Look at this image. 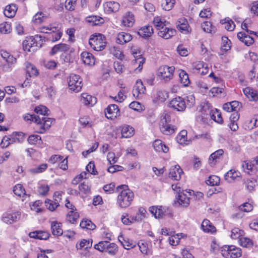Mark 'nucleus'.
Masks as SVG:
<instances>
[{
	"label": "nucleus",
	"mask_w": 258,
	"mask_h": 258,
	"mask_svg": "<svg viewBox=\"0 0 258 258\" xmlns=\"http://www.w3.org/2000/svg\"><path fill=\"white\" fill-rule=\"evenodd\" d=\"M118 188H122L117 196V204L121 208H125L130 206L134 198V192L127 188L126 185H122L118 186Z\"/></svg>",
	"instance_id": "1"
},
{
	"label": "nucleus",
	"mask_w": 258,
	"mask_h": 258,
	"mask_svg": "<svg viewBox=\"0 0 258 258\" xmlns=\"http://www.w3.org/2000/svg\"><path fill=\"white\" fill-rule=\"evenodd\" d=\"M0 54L5 61L4 63H1L0 64V70L3 73L11 72L17 63V58L5 50H1Z\"/></svg>",
	"instance_id": "2"
},
{
	"label": "nucleus",
	"mask_w": 258,
	"mask_h": 258,
	"mask_svg": "<svg viewBox=\"0 0 258 258\" xmlns=\"http://www.w3.org/2000/svg\"><path fill=\"white\" fill-rule=\"evenodd\" d=\"M42 43V37L40 35L28 37L22 43L23 48L25 51H35L41 47Z\"/></svg>",
	"instance_id": "3"
},
{
	"label": "nucleus",
	"mask_w": 258,
	"mask_h": 258,
	"mask_svg": "<svg viewBox=\"0 0 258 258\" xmlns=\"http://www.w3.org/2000/svg\"><path fill=\"white\" fill-rule=\"evenodd\" d=\"M89 44L94 50L101 51L106 46L105 37L101 34L93 35L89 39Z\"/></svg>",
	"instance_id": "4"
},
{
	"label": "nucleus",
	"mask_w": 258,
	"mask_h": 258,
	"mask_svg": "<svg viewBox=\"0 0 258 258\" xmlns=\"http://www.w3.org/2000/svg\"><path fill=\"white\" fill-rule=\"evenodd\" d=\"M170 122V116L167 113L163 114L161 117L160 130L164 135H169L174 132V127L169 124Z\"/></svg>",
	"instance_id": "5"
},
{
	"label": "nucleus",
	"mask_w": 258,
	"mask_h": 258,
	"mask_svg": "<svg viewBox=\"0 0 258 258\" xmlns=\"http://www.w3.org/2000/svg\"><path fill=\"white\" fill-rule=\"evenodd\" d=\"M221 254L225 258H238L241 256V250L234 245H224L222 248Z\"/></svg>",
	"instance_id": "6"
},
{
	"label": "nucleus",
	"mask_w": 258,
	"mask_h": 258,
	"mask_svg": "<svg viewBox=\"0 0 258 258\" xmlns=\"http://www.w3.org/2000/svg\"><path fill=\"white\" fill-rule=\"evenodd\" d=\"M69 88L70 90L79 92L82 87V80L79 75L71 74L68 80Z\"/></svg>",
	"instance_id": "7"
},
{
	"label": "nucleus",
	"mask_w": 258,
	"mask_h": 258,
	"mask_svg": "<svg viewBox=\"0 0 258 258\" xmlns=\"http://www.w3.org/2000/svg\"><path fill=\"white\" fill-rule=\"evenodd\" d=\"M149 211L156 218H163L166 216H171V211L166 207L160 206H154L149 208Z\"/></svg>",
	"instance_id": "8"
},
{
	"label": "nucleus",
	"mask_w": 258,
	"mask_h": 258,
	"mask_svg": "<svg viewBox=\"0 0 258 258\" xmlns=\"http://www.w3.org/2000/svg\"><path fill=\"white\" fill-rule=\"evenodd\" d=\"M174 69V67L172 66H161L158 69V76L163 79L165 81H168L172 78Z\"/></svg>",
	"instance_id": "9"
},
{
	"label": "nucleus",
	"mask_w": 258,
	"mask_h": 258,
	"mask_svg": "<svg viewBox=\"0 0 258 258\" xmlns=\"http://www.w3.org/2000/svg\"><path fill=\"white\" fill-rule=\"evenodd\" d=\"M40 122L37 123L35 128L37 133L43 134L51 126L52 120L50 118L43 116L40 117Z\"/></svg>",
	"instance_id": "10"
},
{
	"label": "nucleus",
	"mask_w": 258,
	"mask_h": 258,
	"mask_svg": "<svg viewBox=\"0 0 258 258\" xmlns=\"http://www.w3.org/2000/svg\"><path fill=\"white\" fill-rule=\"evenodd\" d=\"M169 107L178 111H183L185 110L186 106L184 99L178 97L173 99L170 102Z\"/></svg>",
	"instance_id": "11"
},
{
	"label": "nucleus",
	"mask_w": 258,
	"mask_h": 258,
	"mask_svg": "<svg viewBox=\"0 0 258 258\" xmlns=\"http://www.w3.org/2000/svg\"><path fill=\"white\" fill-rule=\"evenodd\" d=\"M21 217V214L19 212L12 213H5L2 217V220L6 224H11L19 220Z\"/></svg>",
	"instance_id": "12"
},
{
	"label": "nucleus",
	"mask_w": 258,
	"mask_h": 258,
	"mask_svg": "<svg viewBox=\"0 0 258 258\" xmlns=\"http://www.w3.org/2000/svg\"><path fill=\"white\" fill-rule=\"evenodd\" d=\"M105 116L110 119H113L119 115V110L115 104L109 105L104 111Z\"/></svg>",
	"instance_id": "13"
},
{
	"label": "nucleus",
	"mask_w": 258,
	"mask_h": 258,
	"mask_svg": "<svg viewBox=\"0 0 258 258\" xmlns=\"http://www.w3.org/2000/svg\"><path fill=\"white\" fill-rule=\"evenodd\" d=\"M176 34V30L174 29L169 28L168 27H163V29H160L158 32L159 36L165 39H168Z\"/></svg>",
	"instance_id": "14"
},
{
	"label": "nucleus",
	"mask_w": 258,
	"mask_h": 258,
	"mask_svg": "<svg viewBox=\"0 0 258 258\" xmlns=\"http://www.w3.org/2000/svg\"><path fill=\"white\" fill-rule=\"evenodd\" d=\"M183 173L180 166L177 165L170 168L169 177L173 180H179L180 179L181 175Z\"/></svg>",
	"instance_id": "15"
},
{
	"label": "nucleus",
	"mask_w": 258,
	"mask_h": 258,
	"mask_svg": "<svg viewBox=\"0 0 258 258\" xmlns=\"http://www.w3.org/2000/svg\"><path fill=\"white\" fill-rule=\"evenodd\" d=\"M224 178L228 182H231L234 180H239L241 179V174L237 171L231 169L225 174Z\"/></svg>",
	"instance_id": "16"
},
{
	"label": "nucleus",
	"mask_w": 258,
	"mask_h": 258,
	"mask_svg": "<svg viewBox=\"0 0 258 258\" xmlns=\"http://www.w3.org/2000/svg\"><path fill=\"white\" fill-rule=\"evenodd\" d=\"M176 200L179 205L182 207H186L189 205L190 199L184 192H179Z\"/></svg>",
	"instance_id": "17"
},
{
	"label": "nucleus",
	"mask_w": 258,
	"mask_h": 258,
	"mask_svg": "<svg viewBox=\"0 0 258 258\" xmlns=\"http://www.w3.org/2000/svg\"><path fill=\"white\" fill-rule=\"evenodd\" d=\"M187 20L184 18L179 19L177 23V28L182 33L187 34L190 32Z\"/></svg>",
	"instance_id": "18"
},
{
	"label": "nucleus",
	"mask_w": 258,
	"mask_h": 258,
	"mask_svg": "<svg viewBox=\"0 0 258 258\" xmlns=\"http://www.w3.org/2000/svg\"><path fill=\"white\" fill-rule=\"evenodd\" d=\"M134 22V15L131 12H127L123 17L121 24L124 27H131L133 26Z\"/></svg>",
	"instance_id": "19"
},
{
	"label": "nucleus",
	"mask_w": 258,
	"mask_h": 258,
	"mask_svg": "<svg viewBox=\"0 0 258 258\" xmlns=\"http://www.w3.org/2000/svg\"><path fill=\"white\" fill-rule=\"evenodd\" d=\"M54 26H58V30L56 31L51 30L49 34V36L47 39L52 42H55L61 38L62 36V32L60 30V25L59 24H55Z\"/></svg>",
	"instance_id": "20"
},
{
	"label": "nucleus",
	"mask_w": 258,
	"mask_h": 258,
	"mask_svg": "<svg viewBox=\"0 0 258 258\" xmlns=\"http://www.w3.org/2000/svg\"><path fill=\"white\" fill-rule=\"evenodd\" d=\"M145 90V87L141 80H138L133 91V95L136 97H138L140 94L144 93Z\"/></svg>",
	"instance_id": "21"
},
{
	"label": "nucleus",
	"mask_w": 258,
	"mask_h": 258,
	"mask_svg": "<svg viewBox=\"0 0 258 258\" xmlns=\"http://www.w3.org/2000/svg\"><path fill=\"white\" fill-rule=\"evenodd\" d=\"M31 238L40 240H46L49 237V233L44 231H35L30 232L29 234Z\"/></svg>",
	"instance_id": "22"
},
{
	"label": "nucleus",
	"mask_w": 258,
	"mask_h": 258,
	"mask_svg": "<svg viewBox=\"0 0 258 258\" xmlns=\"http://www.w3.org/2000/svg\"><path fill=\"white\" fill-rule=\"evenodd\" d=\"M81 56L85 64L88 66H93L95 64V58L91 53L84 51L81 53Z\"/></svg>",
	"instance_id": "23"
},
{
	"label": "nucleus",
	"mask_w": 258,
	"mask_h": 258,
	"mask_svg": "<svg viewBox=\"0 0 258 258\" xmlns=\"http://www.w3.org/2000/svg\"><path fill=\"white\" fill-rule=\"evenodd\" d=\"M51 230L53 235L59 236L62 234L63 230L61 228V224L57 221L51 222Z\"/></svg>",
	"instance_id": "24"
},
{
	"label": "nucleus",
	"mask_w": 258,
	"mask_h": 258,
	"mask_svg": "<svg viewBox=\"0 0 258 258\" xmlns=\"http://www.w3.org/2000/svg\"><path fill=\"white\" fill-rule=\"evenodd\" d=\"M106 11L108 13H115L117 12L120 8L119 3L115 2H107L104 5Z\"/></svg>",
	"instance_id": "25"
},
{
	"label": "nucleus",
	"mask_w": 258,
	"mask_h": 258,
	"mask_svg": "<svg viewBox=\"0 0 258 258\" xmlns=\"http://www.w3.org/2000/svg\"><path fill=\"white\" fill-rule=\"evenodd\" d=\"M153 146L155 150L158 152L167 153L169 151L168 147L160 140H156Z\"/></svg>",
	"instance_id": "26"
},
{
	"label": "nucleus",
	"mask_w": 258,
	"mask_h": 258,
	"mask_svg": "<svg viewBox=\"0 0 258 258\" xmlns=\"http://www.w3.org/2000/svg\"><path fill=\"white\" fill-rule=\"evenodd\" d=\"M132 39V36L131 34L125 32H120L117 35L116 42L120 44H123L130 41Z\"/></svg>",
	"instance_id": "27"
},
{
	"label": "nucleus",
	"mask_w": 258,
	"mask_h": 258,
	"mask_svg": "<svg viewBox=\"0 0 258 258\" xmlns=\"http://www.w3.org/2000/svg\"><path fill=\"white\" fill-rule=\"evenodd\" d=\"M237 38L240 41L243 42L247 46H249L252 44L254 42L252 37L248 35H246L245 33L242 32H239L237 33Z\"/></svg>",
	"instance_id": "28"
},
{
	"label": "nucleus",
	"mask_w": 258,
	"mask_h": 258,
	"mask_svg": "<svg viewBox=\"0 0 258 258\" xmlns=\"http://www.w3.org/2000/svg\"><path fill=\"white\" fill-rule=\"evenodd\" d=\"M187 131L185 130L181 131L176 137L177 142L182 145H187L191 142L190 140H187Z\"/></svg>",
	"instance_id": "29"
},
{
	"label": "nucleus",
	"mask_w": 258,
	"mask_h": 258,
	"mask_svg": "<svg viewBox=\"0 0 258 258\" xmlns=\"http://www.w3.org/2000/svg\"><path fill=\"white\" fill-rule=\"evenodd\" d=\"M153 33V29L151 26L142 27L138 31L139 35L143 38H148Z\"/></svg>",
	"instance_id": "30"
},
{
	"label": "nucleus",
	"mask_w": 258,
	"mask_h": 258,
	"mask_svg": "<svg viewBox=\"0 0 258 258\" xmlns=\"http://www.w3.org/2000/svg\"><path fill=\"white\" fill-rule=\"evenodd\" d=\"M17 12V7L15 4H12L7 6L4 10V15L8 18L15 16Z\"/></svg>",
	"instance_id": "31"
},
{
	"label": "nucleus",
	"mask_w": 258,
	"mask_h": 258,
	"mask_svg": "<svg viewBox=\"0 0 258 258\" xmlns=\"http://www.w3.org/2000/svg\"><path fill=\"white\" fill-rule=\"evenodd\" d=\"M86 21L92 26L98 25L104 23L103 18L98 16H90L86 18Z\"/></svg>",
	"instance_id": "32"
},
{
	"label": "nucleus",
	"mask_w": 258,
	"mask_h": 258,
	"mask_svg": "<svg viewBox=\"0 0 258 258\" xmlns=\"http://www.w3.org/2000/svg\"><path fill=\"white\" fill-rule=\"evenodd\" d=\"M133 54L134 55L135 58V59L133 60V63L134 64H138V67L136 68V70H138L139 72H140L142 70L143 64L145 62V59L141 57V55H138L137 52L133 51Z\"/></svg>",
	"instance_id": "33"
},
{
	"label": "nucleus",
	"mask_w": 258,
	"mask_h": 258,
	"mask_svg": "<svg viewBox=\"0 0 258 258\" xmlns=\"http://www.w3.org/2000/svg\"><path fill=\"white\" fill-rule=\"evenodd\" d=\"M70 49V46L64 43H60L54 46L51 49L50 53L51 55L56 54L59 51H68Z\"/></svg>",
	"instance_id": "34"
},
{
	"label": "nucleus",
	"mask_w": 258,
	"mask_h": 258,
	"mask_svg": "<svg viewBox=\"0 0 258 258\" xmlns=\"http://www.w3.org/2000/svg\"><path fill=\"white\" fill-rule=\"evenodd\" d=\"M118 239L123 247L126 249H130V248H133L135 246V244L133 241L127 238H125L122 236H118Z\"/></svg>",
	"instance_id": "35"
},
{
	"label": "nucleus",
	"mask_w": 258,
	"mask_h": 258,
	"mask_svg": "<svg viewBox=\"0 0 258 258\" xmlns=\"http://www.w3.org/2000/svg\"><path fill=\"white\" fill-rule=\"evenodd\" d=\"M201 228L206 232L213 233L216 231V228L207 219H205L203 221L201 224Z\"/></svg>",
	"instance_id": "36"
},
{
	"label": "nucleus",
	"mask_w": 258,
	"mask_h": 258,
	"mask_svg": "<svg viewBox=\"0 0 258 258\" xmlns=\"http://www.w3.org/2000/svg\"><path fill=\"white\" fill-rule=\"evenodd\" d=\"M209 115L210 118L218 123H222L223 122V118L221 116V113L218 109L215 110H210L209 111Z\"/></svg>",
	"instance_id": "37"
},
{
	"label": "nucleus",
	"mask_w": 258,
	"mask_h": 258,
	"mask_svg": "<svg viewBox=\"0 0 258 258\" xmlns=\"http://www.w3.org/2000/svg\"><path fill=\"white\" fill-rule=\"evenodd\" d=\"M243 92L249 100L256 101L258 99L257 94L254 92L252 89L249 87H246L243 89Z\"/></svg>",
	"instance_id": "38"
},
{
	"label": "nucleus",
	"mask_w": 258,
	"mask_h": 258,
	"mask_svg": "<svg viewBox=\"0 0 258 258\" xmlns=\"http://www.w3.org/2000/svg\"><path fill=\"white\" fill-rule=\"evenodd\" d=\"M223 153L224 151L222 149H219L213 153L209 158V164L211 166L214 165L216 160L219 159V157L223 154Z\"/></svg>",
	"instance_id": "39"
},
{
	"label": "nucleus",
	"mask_w": 258,
	"mask_h": 258,
	"mask_svg": "<svg viewBox=\"0 0 258 258\" xmlns=\"http://www.w3.org/2000/svg\"><path fill=\"white\" fill-rule=\"evenodd\" d=\"M153 24L154 26L158 30L163 29L164 27L168 25V22L164 19L161 18L159 16L156 17L154 18Z\"/></svg>",
	"instance_id": "40"
},
{
	"label": "nucleus",
	"mask_w": 258,
	"mask_h": 258,
	"mask_svg": "<svg viewBox=\"0 0 258 258\" xmlns=\"http://www.w3.org/2000/svg\"><path fill=\"white\" fill-rule=\"evenodd\" d=\"M220 22L222 24L225 25V28L229 31H232L235 27V25L233 21L229 18H226L223 20H221Z\"/></svg>",
	"instance_id": "41"
},
{
	"label": "nucleus",
	"mask_w": 258,
	"mask_h": 258,
	"mask_svg": "<svg viewBox=\"0 0 258 258\" xmlns=\"http://www.w3.org/2000/svg\"><path fill=\"white\" fill-rule=\"evenodd\" d=\"M81 97L83 102L85 105H93L96 102V98L92 97L91 95H88L87 93H83L81 95Z\"/></svg>",
	"instance_id": "42"
},
{
	"label": "nucleus",
	"mask_w": 258,
	"mask_h": 258,
	"mask_svg": "<svg viewBox=\"0 0 258 258\" xmlns=\"http://www.w3.org/2000/svg\"><path fill=\"white\" fill-rule=\"evenodd\" d=\"M245 125L248 130H252L258 125V115H254L245 122Z\"/></svg>",
	"instance_id": "43"
},
{
	"label": "nucleus",
	"mask_w": 258,
	"mask_h": 258,
	"mask_svg": "<svg viewBox=\"0 0 258 258\" xmlns=\"http://www.w3.org/2000/svg\"><path fill=\"white\" fill-rule=\"evenodd\" d=\"M134 129L130 125H126L122 127L121 130L122 137L123 138H129L134 135Z\"/></svg>",
	"instance_id": "44"
},
{
	"label": "nucleus",
	"mask_w": 258,
	"mask_h": 258,
	"mask_svg": "<svg viewBox=\"0 0 258 258\" xmlns=\"http://www.w3.org/2000/svg\"><path fill=\"white\" fill-rule=\"evenodd\" d=\"M180 81L184 86H187L190 83L188 75L185 71L181 70L179 73Z\"/></svg>",
	"instance_id": "45"
},
{
	"label": "nucleus",
	"mask_w": 258,
	"mask_h": 258,
	"mask_svg": "<svg viewBox=\"0 0 258 258\" xmlns=\"http://www.w3.org/2000/svg\"><path fill=\"white\" fill-rule=\"evenodd\" d=\"M47 16L42 12H38L33 18V22L39 24L44 22L47 19Z\"/></svg>",
	"instance_id": "46"
},
{
	"label": "nucleus",
	"mask_w": 258,
	"mask_h": 258,
	"mask_svg": "<svg viewBox=\"0 0 258 258\" xmlns=\"http://www.w3.org/2000/svg\"><path fill=\"white\" fill-rule=\"evenodd\" d=\"M80 227L83 229L88 230H94L96 228V225L88 219H84L80 223Z\"/></svg>",
	"instance_id": "47"
},
{
	"label": "nucleus",
	"mask_w": 258,
	"mask_h": 258,
	"mask_svg": "<svg viewBox=\"0 0 258 258\" xmlns=\"http://www.w3.org/2000/svg\"><path fill=\"white\" fill-rule=\"evenodd\" d=\"M79 217V214L76 210L70 211L67 216V220L71 223H74Z\"/></svg>",
	"instance_id": "48"
},
{
	"label": "nucleus",
	"mask_w": 258,
	"mask_h": 258,
	"mask_svg": "<svg viewBox=\"0 0 258 258\" xmlns=\"http://www.w3.org/2000/svg\"><path fill=\"white\" fill-rule=\"evenodd\" d=\"M105 250L109 254L114 255L118 251L117 245L114 243L108 242Z\"/></svg>",
	"instance_id": "49"
},
{
	"label": "nucleus",
	"mask_w": 258,
	"mask_h": 258,
	"mask_svg": "<svg viewBox=\"0 0 258 258\" xmlns=\"http://www.w3.org/2000/svg\"><path fill=\"white\" fill-rule=\"evenodd\" d=\"M26 71L30 77L36 76L38 74V72L36 68L30 63H28L26 65Z\"/></svg>",
	"instance_id": "50"
},
{
	"label": "nucleus",
	"mask_w": 258,
	"mask_h": 258,
	"mask_svg": "<svg viewBox=\"0 0 258 258\" xmlns=\"http://www.w3.org/2000/svg\"><path fill=\"white\" fill-rule=\"evenodd\" d=\"M238 241L240 245L243 247H250L253 245L252 240L249 238L244 237L243 235L240 238Z\"/></svg>",
	"instance_id": "51"
},
{
	"label": "nucleus",
	"mask_w": 258,
	"mask_h": 258,
	"mask_svg": "<svg viewBox=\"0 0 258 258\" xmlns=\"http://www.w3.org/2000/svg\"><path fill=\"white\" fill-rule=\"evenodd\" d=\"M47 168V165L45 163L42 164L39 166L31 168L29 170V172L32 174H36L44 172Z\"/></svg>",
	"instance_id": "52"
},
{
	"label": "nucleus",
	"mask_w": 258,
	"mask_h": 258,
	"mask_svg": "<svg viewBox=\"0 0 258 258\" xmlns=\"http://www.w3.org/2000/svg\"><path fill=\"white\" fill-rule=\"evenodd\" d=\"M138 246L140 251L144 255H149L151 254V250L148 248L147 244L143 242L142 241L139 242Z\"/></svg>",
	"instance_id": "53"
},
{
	"label": "nucleus",
	"mask_w": 258,
	"mask_h": 258,
	"mask_svg": "<svg viewBox=\"0 0 258 258\" xmlns=\"http://www.w3.org/2000/svg\"><path fill=\"white\" fill-rule=\"evenodd\" d=\"M28 142L32 145L40 144L41 143V138L40 136L36 135H32L28 139Z\"/></svg>",
	"instance_id": "54"
},
{
	"label": "nucleus",
	"mask_w": 258,
	"mask_h": 258,
	"mask_svg": "<svg viewBox=\"0 0 258 258\" xmlns=\"http://www.w3.org/2000/svg\"><path fill=\"white\" fill-rule=\"evenodd\" d=\"M244 232L238 228H234L231 230V237L234 239H239L242 236Z\"/></svg>",
	"instance_id": "55"
},
{
	"label": "nucleus",
	"mask_w": 258,
	"mask_h": 258,
	"mask_svg": "<svg viewBox=\"0 0 258 258\" xmlns=\"http://www.w3.org/2000/svg\"><path fill=\"white\" fill-rule=\"evenodd\" d=\"M46 207L48 209L51 211H54L59 205L58 202H54L49 199H46L45 201Z\"/></svg>",
	"instance_id": "56"
},
{
	"label": "nucleus",
	"mask_w": 258,
	"mask_h": 258,
	"mask_svg": "<svg viewBox=\"0 0 258 258\" xmlns=\"http://www.w3.org/2000/svg\"><path fill=\"white\" fill-rule=\"evenodd\" d=\"M55 24H50L48 26H43L39 28L40 31L41 33H44L46 34H49L51 30L56 31L58 30V26H54Z\"/></svg>",
	"instance_id": "57"
},
{
	"label": "nucleus",
	"mask_w": 258,
	"mask_h": 258,
	"mask_svg": "<svg viewBox=\"0 0 258 258\" xmlns=\"http://www.w3.org/2000/svg\"><path fill=\"white\" fill-rule=\"evenodd\" d=\"M203 30L207 33H212L215 31V27H214L211 22L206 21L202 25Z\"/></svg>",
	"instance_id": "58"
},
{
	"label": "nucleus",
	"mask_w": 258,
	"mask_h": 258,
	"mask_svg": "<svg viewBox=\"0 0 258 258\" xmlns=\"http://www.w3.org/2000/svg\"><path fill=\"white\" fill-rule=\"evenodd\" d=\"M208 185L215 186L218 185L220 182V178L216 175L210 176L209 179L206 180Z\"/></svg>",
	"instance_id": "59"
},
{
	"label": "nucleus",
	"mask_w": 258,
	"mask_h": 258,
	"mask_svg": "<svg viewBox=\"0 0 258 258\" xmlns=\"http://www.w3.org/2000/svg\"><path fill=\"white\" fill-rule=\"evenodd\" d=\"M14 193L19 197L25 195V189L21 184H18L14 187Z\"/></svg>",
	"instance_id": "60"
},
{
	"label": "nucleus",
	"mask_w": 258,
	"mask_h": 258,
	"mask_svg": "<svg viewBox=\"0 0 258 258\" xmlns=\"http://www.w3.org/2000/svg\"><path fill=\"white\" fill-rule=\"evenodd\" d=\"M11 25L8 22H4L0 24V33L8 34L11 32Z\"/></svg>",
	"instance_id": "61"
},
{
	"label": "nucleus",
	"mask_w": 258,
	"mask_h": 258,
	"mask_svg": "<svg viewBox=\"0 0 258 258\" xmlns=\"http://www.w3.org/2000/svg\"><path fill=\"white\" fill-rule=\"evenodd\" d=\"M111 53L117 58L122 60L124 55L122 51L118 48L115 47H112L110 49Z\"/></svg>",
	"instance_id": "62"
},
{
	"label": "nucleus",
	"mask_w": 258,
	"mask_h": 258,
	"mask_svg": "<svg viewBox=\"0 0 258 258\" xmlns=\"http://www.w3.org/2000/svg\"><path fill=\"white\" fill-rule=\"evenodd\" d=\"M35 111L37 114H39L42 115H48V112L49 111V109L45 106L40 105L36 107L35 108Z\"/></svg>",
	"instance_id": "63"
},
{
	"label": "nucleus",
	"mask_w": 258,
	"mask_h": 258,
	"mask_svg": "<svg viewBox=\"0 0 258 258\" xmlns=\"http://www.w3.org/2000/svg\"><path fill=\"white\" fill-rule=\"evenodd\" d=\"M174 4V2L173 0H163L161 6L163 9L165 11H169L173 7Z\"/></svg>",
	"instance_id": "64"
}]
</instances>
